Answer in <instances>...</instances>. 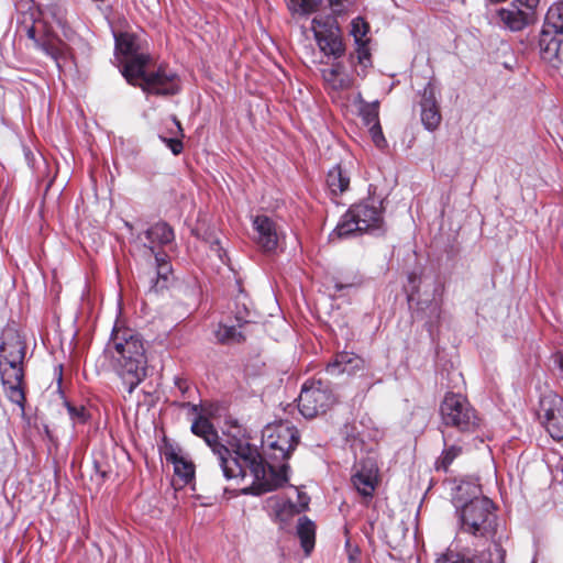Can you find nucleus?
Wrapping results in <instances>:
<instances>
[{
	"mask_svg": "<svg viewBox=\"0 0 563 563\" xmlns=\"http://www.w3.org/2000/svg\"><path fill=\"white\" fill-rule=\"evenodd\" d=\"M321 74L325 85L335 91L349 89L353 84L345 66L340 62L333 63L329 68H323Z\"/></svg>",
	"mask_w": 563,
	"mask_h": 563,
	"instance_id": "18",
	"label": "nucleus"
},
{
	"mask_svg": "<svg viewBox=\"0 0 563 563\" xmlns=\"http://www.w3.org/2000/svg\"><path fill=\"white\" fill-rule=\"evenodd\" d=\"M361 113L367 124L378 122V102L365 103L361 108Z\"/></svg>",
	"mask_w": 563,
	"mask_h": 563,
	"instance_id": "31",
	"label": "nucleus"
},
{
	"mask_svg": "<svg viewBox=\"0 0 563 563\" xmlns=\"http://www.w3.org/2000/svg\"><path fill=\"white\" fill-rule=\"evenodd\" d=\"M562 43L563 0L552 4L547 12L539 40L543 58L552 60L558 57Z\"/></svg>",
	"mask_w": 563,
	"mask_h": 563,
	"instance_id": "10",
	"label": "nucleus"
},
{
	"mask_svg": "<svg viewBox=\"0 0 563 563\" xmlns=\"http://www.w3.org/2000/svg\"><path fill=\"white\" fill-rule=\"evenodd\" d=\"M253 227L257 234V244L265 252L275 251L280 239V232L276 223L267 216H257L253 220Z\"/></svg>",
	"mask_w": 563,
	"mask_h": 563,
	"instance_id": "16",
	"label": "nucleus"
},
{
	"mask_svg": "<svg viewBox=\"0 0 563 563\" xmlns=\"http://www.w3.org/2000/svg\"><path fill=\"white\" fill-rule=\"evenodd\" d=\"M369 25L361 16H357L351 22V35L356 44V58L361 66L367 68L371 65V54L367 47L368 38L367 33Z\"/></svg>",
	"mask_w": 563,
	"mask_h": 563,
	"instance_id": "17",
	"label": "nucleus"
},
{
	"mask_svg": "<svg viewBox=\"0 0 563 563\" xmlns=\"http://www.w3.org/2000/svg\"><path fill=\"white\" fill-rule=\"evenodd\" d=\"M539 418L542 420L549 434L555 439H563V398L556 394H549L541 398Z\"/></svg>",
	"mask_w": 563,
	"mask_h": 563,
	"instance_id": "13",
	"label": "nucleus"
},
{
	"mask_svg": "<svg viewBox=\"0 0 563 563\" xmlns=\"http://www.w3.org/2000/svg\"><path fill=\"white\" fill-rule=\"evenodd\" d=\"M139 239L152 254H155L154 247L156 245L169 244L174 240V231L167 223L158 222L144 232L145 241H143L142 236H139Z\"/></svg>",
	"mask_w": 563,
	"mask_h": 563,
	"instance_id": "19",
	"label": "nucleus"
},
{
	"mask_svg": "<svg viewBox=\"0 0 563 563\" xmlns=\"http://www.w3.org/2000/svg\"><path fill=\"white\" fill-rule=\"evenodd\" d=\"M297 536L306 555H309L314 548L316 525L308 517L303 516L298 519Z\"/></svg>",
	"mask_w": 563,
	"mask_h": 563,
	"instance_id": "23",
	"label": "nucleus"
},
{
	"mask_svg": "<svg viewBox=\"0 0 563 563\" xmlns=\"http://www.w3.org/2000/svg\"><path fill=\"white\" fill-rule=\"evenodd\" d=\"M154 256L156 263V279L153 280L151 289L159 291L168 286L169 278L172 276V265L169 264L166 254L155 253Z\"/></svg>",
	"mask_w": 563,
	"mask_h": 563,
	"instance_id": "24",
	"label": "nucleus"
},
{
	"mask_svg": "<svg viewBox=\"0 0 563 563\" xmlns=\"http://www.w3.org/2000/svg\"><path fill=\"white\" fill-rule=\"evenodd\" d=\"M24 356L25 344L20 333L13 328L4 329L0 343V376L8 398L21 407L24 401L21 388Z\"/></svg>",
	"mask_w": 563,
	"mask_h": 563,
	"instance_id": "4",
	"label": "nucleus"
},
{
	"mask_svg": "<svg viewBox=\"0 0 563 563\" xmlns=\"http://www.w3.org/2000/svg\"><path fill=\"white\" fill-rule=\"evenodd\" d=\"M434 563H490V553L483 551L468 555L449 548L437 556Z\"/></svg>",
	"mask_w": 563,
	"mask_h": 563,
	"instance_id": "21",
	"label": "nucleus"
},
{
	"mask_svg": "<svg viewBox=\"0 0 563 563\" xmlns=\"http://www.w3.org/2000/svg\"><path fill=\"white\" fill-rule=\"evenodd\" d=\"M67 411L74 423H85L88 419V412L84 406L66 404Z\"/></svg>",
	"mask_w": 563,
	"mask_h": 563,
	"instance_id": "30",
	"label": "nucleus"
},
{
	"mask_svg": "<svg viewBox=\"0 0 563 563\" xmlns=\"http://www.w3.org/2000/svg\"><path fill=\"white\" fill-rule=\"evenodd\" d=\"M216 336L220 342L225 343L231 341H240L241 333L238 332L234 325L220 324L216 332Z\"/></svg>",
	"mask_w": 563,
	"mask_h": 563,
	"instance_id": "28",
	"label": "nucleus"
},
{
	"mask_svg": "<svg viewBox=\"0 0 563 563\" xmlns=\"http://www.w3.org/2000/svg\"><path fill=\"white\" fill-rule=\"evenodd\" d=\"M170 123L174 126V130H170V134L173 136L167 137L164 135H159V139L166 144V146L172 151L174 155H178L183 151V143L180 141V137L183 136V129L175 118L172 119Z\"/></svg>",
	"mask_w": 563,
	"mask_h": 563,
	"instance_id": "26",
	"label": "nucleus"
},
{
	"mask_svg": "<svg viewBox=\"0 0 563 563\" xmlns=\"http://www.w3.org/2000/svg\"><path fill=\"white\" fill-rule=\"evenodd\" d=\"M327 185L333 195H339L349 188L350 177L343 172L340 165H336L329 170Z\"/></svg>",
	"mask_w": 563,
	"mask_h": 563,
	"instance_id": "25",
	"label": "nucleus"
},
{
	"mask_svg": "<svg viewBox=\"0 0 563 563\" xmlns=\"http://www.w3.org/2000/svg\"><path fill=\"white\" fill-rule=\"evenodd\" d=\"M440 413L445 426L462 432L474 431L478 427V418L468 400L461 394L448 393L441 404Z\"/></svg>",
	"mask_w": 563,
	"mask_h": 563,
	"instance_id": "9",
	"label": "nucleus"
},
{
	"mask_svg": "<svg viewBox=\"0 0 563 563\" xmlns=\"http://www.w3.org/2000/svg\"><path fill=\"white\" fill-rule=\"evenodd\" d=\"M362 366L363 360L361 357L350 352H343L338 354L335 360L328 365L327 371L331 375H339L342 373L351 375Z\"/></svg>",
	"mask_w": 563,
	"mask_h": 563,
	"instance_id": "22",
	"label": "nucleus"
},
{
	"mask_svg": "<svg viewBox=\"0 0 563 563\" xmlns=\"http://www.w3.org/2000/svg\"><path fill=\"white\" fill-rule=\"evenodd\" d=\"M287 5L294 13L305 14L308 12V3L306 0H288Z\"/></svg>",
	"mask_w": 563,
	"mask_h": 563,
	"instance_id": "33",
	"label": "nucleus"
},
{
	"mask_svg": "<svg viewBox=\"0 0 563 563\" xmlns=\"http://www.w3.org/2000/svg\"><path fill=\"white\" fill-rule=\"evenodd\" d=\"M332 13L341 15L350 12L357 4V0H329Z\"/></svg>",
	"mask_w": 563,
	"mask_h": 563,
	"instance_id": "29",
	"label": "nucleus"
},
{
	"mask_svg": "<svg viewBox=\"0 0 563 563\" xmlns=\"http://www.w3.org/2000/svg\"><path fill=\"white\" fill-rule=\"evenodd\" d=\"M298 441L296 428L288 422H279L265 427L262 446L269 459L279 462L289 457Z\"/></svg>",
	"mask_w": 563,
	"mask_h": 563,
	"instance_id": "8",
	"label": "nucleus"
},
{
	"mask_svg": "<svg viewBox=\"0 0 563 563\" xmlns=\"http://www.w3.org/2000/svg\"><path fill=\"white\" fill-rule=\"evenodd\" d=\"M443 442L446 445V438H445V435H443Z\"/></svg>",
	"mask_w": 563,
	"mask_h": 563,
	"instance_id": "37",
	"label": "nucleus"
},
{
	"mask_svg": "<svg viewBox=\"0 0 563 563\" xmlns=\"http://www.w3.org/2000/svg\"><path fill=\"white\" fill-rule=\"evenodd\" d=\"M459 492H471L474 496L460 509L461 530L474 537L486 538L495 531V515L493 503L487 497H478L481 489L477 485L462 484Z\"/></svg>",
	"mask_w": 563,
	"mask_h": 563,
	"instance_id": "5",
	"label": "nucleus"
},
{
	"mask_svg": "<svg viewBox=\"0 0 563 563\" xmlns=\"http://www.w3.org/2000/svg\"><path fill=\"white\" fill-rule=\"evenodd\" d=\"M335 402L329 386L320 380L305 383L299 398L298 409L305 418H314L327 412Z\"/></svg>",
	"mask_w": 563,
	"mask_h": 563,
	"instance_id": "11",
	"label": "nucleus"
},
{
	"mask_svg": "<svg viewBox=\"0 0 563 563\" xmlns=\"http://www.w3.org/2000/svg\"><path fill=\"white\" fill-rule=\"evenodd\" d=\"M23 5L31 10V9H32L33 3H32V1H31V0H25V1L23 2Z\"/></svg>",
	"mask_w": 563,
	"mask_h": 563,
	"instance_id": "35",
	"label": "nucleus"
},
{
	"mask_svg": "<svg viewBox=\"0 0 563 563\" xmlns=\"http://www.w3.org/2000/svg\"><path fill=\"white\" fill-rule=\"evenodd\" d=\"M352 483L360 495L371 498L378 485V467L376 463L371 459L362 462L352 476Z\"/></svg>",
	"mask_w": 563,
	"mask_h": 563,
	"instance_id": "15",
	"label": "nucleus"
},
{
	"mask_svg": "<svg viewBox=\"0 0 563 563\" xmlns=\"http://www.w3.org/2000/svg\"><path fill=\"white\" fill-rule=\"evenodd\" d=\"M383 222L382 201L369 199L352 206L333 230L331 238H345L354 232L378 230Z\"/></svg>",
	"mask_w": 563,
	"mask_h": 563,
	"instance_id": "6",
	"label": "nucleus"
},
{
	"mask_svg": "<svg viewBox=\"0 0 563 563\" xmlns=\"http://www.w3.org/2000/svg\"><path fill=\"white\" fill-rule=\"evenodd\" d=\"M196 415L191 423V432L205 440L217 456L219 466L227 479L246 476L252 477L250 486L241 489L244 495H261L283 486L287 477V465L275 466L264 463L256 445L249 442L245 437L230 435L228 445L218 442V433L209 419L202 413L198 405L184 404Z\"/></svg>",
	"mask_w": 563,
	"mask_h": 563,
	"instance_id": "1",
	"label": "nucleus"
},
{
	"mask_svg": "<svg viewBox=\"0 0 563 563\" xmlns=\"http://www.w3.org/2000/svg\"><path fill=\"white\" fill-rule=\"evenodd\" d=\"M311 29L320 51L325 56H331L334 59H338L344 54L345 48L335 21L313 18Z\"/></svg>",
	"mask_w": 563,
	"mask_h": 563,
	"instance_id": "12",
	"label": "nucleus"
},
{
	"mask_svg": "<svg viewBox=\"0 0 563 563\" xmlns=\"http://www.w3.org/2000/svg\"><path fill=\"white\" fill-rule=\"evenodd\" d=\"M369 133H371L373 142L375 143V145L377 147L383 148L386 145V140L383 135V131H382V128L378 122H375L369 128Z\"/></svg>",
	"mask_w": 563,
	"mask_h": 563,
	"instance_id": "32",
	"label": "nucleus"
},
{
	"mask_svg": "<svg viewBox=\"0 0 563 563\" xmlns=\"http://www.w3.org/2000/svg\"><path fill=\"white\" fill-rule=\"evenodd\" d=\"M165 459L174 466L177 475L184 484L189 483L195 475V465L187 459L179 449H168L165 451Z\"/></svg>",
	"mask_w": 563,
	"mask_h": 563,
	"instance_id": "20",
	"label": "nucleus"
},
{
	"mask_svg": "<svg viewBox=\"0 0 563 563\" xmlns=\"http://www.w3.org/2000/svg\"><path fill=\"white\" fill-rule=\"evenodd\" d=\"M350 286H352V284L343 285V284L338 283V284H335V289L340 291V290H342V289H344L346 287H350Z\"/></svg>",
	"mask_w": 563,
	"mask_h": 563,
	"instance_id": "34",
	"label": "nucleus"
},
{
	"mask_svg": "<svg viewBox=\"0 0 563 563\" xmlns=\"http://www.w3.org/2000/svg\"><path fill=\"white\" fill-rule=\"evenodd\" d=\"M462 449L457 445H451L444 449L442 455L437 461V470L448 471L452 462L461 454Z\"/></svg>",
	"mask_w": 563,
	"mask_h": 563,
	"instance_id": "27",
	"label": "nucleus"
},
{
	"mask_svg": "<svg viewBox=\"0 0 563 563\" xmlns=\"http://www.w3.org/2000/svg\"><path fill=\"white\" fill-rule=\"evenodd\" d=\"M438 95L439 91L431 81L426 85L421 95V122L431 132L439 128L442 120Z\"/></svg>",
	"mask_w": 563,
	"mask_h": 563,
	"instance_id": "14",
	"label": "nucleus"
},
{
	"mask_svg": "<svg viewBox=\"0 0 563 563\" xmlns=\"http://www.w3.org/2000/svg\"><path fill=\"white\" fill-rule=\"evenodd\" d=\"M115 49L122 64V75L131 85L153 95H175L180 89L178 75L168 67L152 66L148 54L139 52L137 40L133 34L115 35Z\"/></svg>",
	"mask_w": 563,
	"mask_h": 563,
	"instance_id": "2",
	"label": "nucleus"
},
{
	"mask_svg": "<svg viewBox=\"0 0 563 563\" xmlns=\"http://www.w3.org/2000/svg\"><path fill=\"white\" fill-rule=\"evenodd\" d=\"M103 356L129 394H132L146 376L144 342L132 329L114 327L103 350Z\"/></svg>",
	"mask_w": 563,
	"mask_h": 563,
	"instance_id": "3",
	"label": "nucleus"
},
{
	"mask_svg": "<svg viewBox=\"0 0 563 563\" xmlns=\"http://www.w3.org/2000/svg\"><path fill=\"white\" fill-rule=\"evenodd\" d=\"M287 508H288L289 512H292V511H294V509H295V506H294V505H291V504H289V505L287 506Z\"/></svg>",
	"mask_w": 563,
	"mask_h": 563,
	"instance_id": "36",
	"label": "nucleus"
},
{
	"mask_svg": "<svg viewBox=\"0 0 563 563\" xmlns=\"http://www.w3.org/2000/svg\"><path fill=\"white\" fill-rule=\"evenodd\" d=\"M35 11L30 13L31 24H29L27 19L24 18L20 26V32H25L34 46L52 57L56 62L57 67L62 68L63 63L70 57L69 47L57 37L51 35L46 31L45 23L35 19Z\"/></svg>",
	"mask_w": 563,
	"mask_h": 563,
	"instance_id": "7",
	"label": "nucleus"
}]
</instances>
